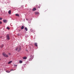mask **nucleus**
I'll use <instances>...</instances> for the list:
<instances>
[{"instance_id": "obj_1", "label": "nucleus", "mask_w": 74, "mask_h": 74, "mask_svg": "<svg viewBox=\"0 0 74 74\" xmlns=\"http://www.w3.org/2000/svg\"><path fill=\"white\" fill-rule=\"evenodd\" d=\"M6 39H7L8 40H10V35L9 34H7L6 35Z\"/></svg>"}, {"instance_id": "obj_2", "label": "nucleus", "mask_w": 74, "mask_h": 74, "mask_svg": "<svg viewBox=\"0 0 74 74\" xmlns=\"http://www.w3.org/2000/svg\"><path fill=\"white\" fill-rule=\"evenodd\" d=\"M2 55L4 56L6 58H8V56L6 55V54L4 53H2Z\"/></svg>"}, {"instance_id": "obj_3", "label": "nucleus", "mask_w": 74, "mask_h": 74, "mask_svg": "<svg viewBox=\"0 0 74 74\" xmlns=\"http://www.w3.org/2000/svg\"><path fill=\"white\" fill-rule=\"evenodd\" d=\"M3 22L4 23H7V20H3Z\"/></svg>"}, {"instance_id": "obj_4", "label": "nucleus", "mask_w": 74, "mask_h": 74, "mask_svg": "<svg viewBox=\"0 0 74 74\" xmlns=\"http://www.w3.org/2000/svg\"><path fill=\"white\" fill-rule=\"evenodd\" d=\"M36 8H34L33 10H32V11H36Z\"/></svg>"}, {"instance_id": "obj_5", "label": "nucleus", "mask_w": 74, "mask_h": 74, "mask_svg": "<svg viewBox=\"0 0 74 74\" xmlns=\"http://www.w3.org/2000/svg\"><path fill=\"white\" fill-rule=\"evenodd\" d=\"M34 45H35V46H36V47H38L37 43H34Z\"/></svg>"}, {"instance_id": "obj_6", "label": "nucleus", "mask_w": 74, "mask_h": 74, "mask_svg": "<svg viewBox=\"0 0 74 74\" xmlns=\"http://www.w3.org/2000/svg\"><path fill=\"white\" fill-rule=\"evenodd\" d=\"M11 63H12V61H10L8 63V64H11Z\"/></svg>"}, {"instance_id": "obj_7", "label": "nucleus", "mask_w": 74, "mask_h": 74, "mask_svg": "<svg viewBox=\"0 0 74 74\" xmlns=\"http://www.w3.org/2000/svg\"><path fill=\"white\" fill-rule=\"evenodd\" d=\"M21 29L22 30L23 29H24V27L23 26H22V27H21Z\"/></svg>"}, {"instance_id": "obj_8", "label": "nucleus", "mask_w": 74, "mask_h": 74, "mask_svg": "<svg viewBox=\"0 0 74 74\" xmlns=\"http://www.w3.org/2000/svg\"><path fill=\"white\" fill-rule=\"evenodd\" d=\"M23 59H27V57L25 56L23 57Z\"/></svg>"}, {"instance_id": "obj_9", "label": "nucleus", "mask_w": 74, "mask_h": 74, "mask_svg": "<svg viewBox=\"0 0 74 74\" xmlns=\"http://www.w3.org/2000/svg\"><path fill=\"white\" fill-rule=\"evenodd\" d=\"M11 10H10L8 12V14H11Z\"/></svg>"}, {"instance_id": "obj_10", "label": "nucleus", "mask_w": 74, "mask_h": 74, "mask_svg": "<svg viewBox=\"0 0 74 74\" xmlns=\"http://www.w3.org/2000/svg\"><path fill=\"white\" fill-rule=\"evenodd\" d=\"M35 14L36 15H37L39 14L38 12H36Z\"/></svg>"}, {"instance_id": "obj_11", "label": "nucleus", "mask_w": 74, "mask_h": 74, "mask_svg": "<svg viewBox=\"0 0 74 74\" xmlns=\"http://www.w3.org/2000/svg\"><path fill=\"white\" fill-rule=\"evenodd\" d=\"M16 16H19V14H16Z\"/></svg>"}, {"instance_id": "obj_12", "label": "nucleus", "mask_w": 74, "mask_h": 74, "mask_svg": "<svg viewBox=\"0 0 74 74\" xmlns=\"http://www.w3.org/2000/svg\"><path fill=\"white\" fill-rule=\"evenodd\" d=\"M19 63H22V62H23L21 60H20L19 61Z\"/></svg>"}, {"instance_id": "obj_13", "label": "nucleus", "mask_w": 74, "mask_h": 74, "mask_svg": "<svg viewBox=\"0 0 74 74\" xmlns=\"http://www.w3.org/2000/svg\"><path fill=\"white\" fill-rule=\"evenodd\" d=\"M25 30H26V31H27V27H25Z\"/></svg>"}, {"instance_id": "obj_14", "label": "nucleus", "mask_w": 74, "mask_h": 74, "mask_svg": "<svg viewBox=\"0 0 74 74\" xmlns=\"http://www.w3.org/2000/svg\"><path fill=\"white\" fill-rule=\"evenodd\" d=\"M6 29H8V30H10V28H9V27H7L6 28Z\"/></svg>"}, {"instance_id": "obj_15", "label": "nucleus", "mask_w": 74, "mask_h": 74, "mask_svg": "<svg viewBox=\"0 0 74 74\" xmlns=\"http://www.w3.org/2000/svg\"><path fill=\"white\" fill-rule=\"evenodd\" d=\"M6 73H10V71H6Z\"/></svg>"}, {"instance_id": "obj_16", "label": "nucleus", "mask_w": 74, "mask_h": 74, "mask_svg": "<svg viewBox=\"0 0 74 74\" xmlns=\"http://www.w3.org/2000/svg\"><path fill=\"white\" fill-rule=\"evenodd\" d=\"M21 47H20L18 50V52H19V51H21Z\"/></svg>"}, {"instance_id": "obj_17", "label": "nucleus", "mask_w": 74, "mask_h": 74, "mask_svg": "<svg viewBox=\"0 0 74 74\" xmlns=\"http://www.w3.org/2000/svg\"><path fill=\"white\" fill-rule=\"evenodd\" d=\"M3 47H4V45H2V46H1V48H3Z\"/></svg>"}, {"instance_id": "obj_18", "label": "nucleus", "mask_w": 74, "mask_h": 74, "mask_svg": "<svg viewBox=\"0 0 74 74\" xmlns=\"http://www.w3.org/2000/svg\"><path fill=\"white\" fill-rule=\"evenodd\" d=\"M31 56V59L33 58V56H32V55L31 56Z\"/></svg>"}, {"instance_id": "obj_19", "label": "nucleus", "mask_w": 74, "mask_h": 74, "mask_svg": "<svg viewBox=\"0 0 74 74\" xmlns=\"http://www.w3.org/2000/svg\"><path fill=\"white\" fill-rule=\"evenodd\" d=\"M18 47H17V48L16 49V51H17V50H18Z\"/></svg>"}, {"instance_id": "obj_20", "label": "nucleus", "mask_w": 74, "mask_h": 74, "mask_svg": "<svg viewBox=\"0 0 74 74\" xmlns=\"http://www.w3.org/2000/svg\"><path fill=\"white\" fill-rule=\"evenodd\" d=\"M2 19H3V18H2L1 17L0 18V20H2Z\"/></svg>"}, {"instance_id": "obj_21", "label": "nucleus", "mask_w": 74, "mask_h": 74, "mask_svg": "<svg viewBox=\"0 0 74 74\" xmlns=\"http://www.w3.org/2000/svg\"><path fill=\"white\" fill-rule=\"evenodd\" d=\"M1 24H2V22L0 21V25Z\"/></svg>"}, {"instance_id": "obj_22", "label": "nucleus", "mask_w": 74, "mask_h": 74, "mask_svg": "<svg viewBox=\"0 0 74 74\" xmlns=\"http://www.w3.org/2000/svg\"><path fill=\"white\" fill-rule=\"evenodd\" d=\"M40 5H39V6H38V8H40Z\"/></svg>"}, {"instance_id": "obj_23", "label": "nucleus", "mask_w": 74, "mask_h": 74, "mask_svg": "<svg viewBox=\"0 0 74 74\" xmlns=\"http://www.w3.org/2000/svg\"><path fill=\"white\" fill-rule=\"evenodd\" d=\"M14 66H16H16H17V65H14Z\"/></svg>"}, {"instance_id": "obj_24", "label": "nucleus", "mask_w": 74, "mask_h": 74, "mask_svg": "<svg viewBox=\"0 0 74 74\" xmlns=\"http://www.w3.org/2000/svg\"><path fill=\"white\" fill-rule=\"evenodd\" d=\"M12 70H11V71H12Z\"/></svg>"}, {"instance_id": "obj_25", "label": "nucleus", "mask_w": 74, "mask_h": 74, "mask_svg": "<svg viewBox=\"0 0 74 74\" xmlns=\"http://www.w3.org/2000/svg\"><path fill=\"white\" fill-rule=\"evenodd\" d=\"M1 60V59L0 58V60Z\"/></svg>"}, {"instance_id": "obj_26", "label": "nucleus", "mask_w": 74, "mask_h": 74, "mask_svg": "<svg viewBox=\"0 0 74 74\" xmlns=\"http://www.w3.org/2000/svg\"><path fill=\"white\" fill-rule=\"evenodd\" d=\"M9 54H10V53H9Z\"/></svg>"}]
</instances>
